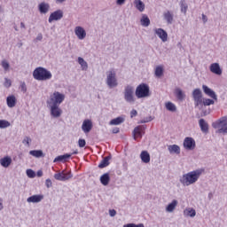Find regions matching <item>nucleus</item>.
I'll return each mask as SVG.
<instances>
[{
  "label": "nucleus",
  "instance_id": "obj_41",
  "mask_svg": "<svg viewBox=\"0 0 227 227\" xmlns=\"http://www.w3.org/2000/svg\"><path fill=\"white\" fill-rule=\"evenodd\" d=\"M10 121L6 120H0V129H8L10 127Z\"/></svg>",
  "mask_w": 227,
  "mask_h": 227
},
{
  "label": "nucleus",
  "instance_id": "obj_46",
  "mask_svg": "<svg viewBox=\"0 0 227 227\" xmlns=\"http://www.w3.org/2000/svg\"><path fill=\"white\" fill-rule=\"evenodd\" d=\"M22 143H23V145H25V146H29V145L31 143V137H25Z\"/></svg>",
  "mask_w": 227,
  "mask_h": 227
},
{
  "label": "nucleus",
  "instance_id": "obj_50",
  "mask_svg": "<svg viewBox=\"0 0 227 227\" xmlns=\"http://www.w3.org/2000/svg\"><path fill=\"white\" fill-rule=\"evenodd\" d=\"M127 2V0H116V4L117 6H123V4H125V3Z\"/></svg>",
  "mask_w": 227,
  "mask_h": 227
},
{
  "label": "nucleus",
  "instance_id": "obj_60",
  "mask_svg": "<svg viewBox=\"0 0 227 227\" xmlns=\"http://www.w3.org/2000/svg\"><path fill=\"white\" fill-rule=\"evenodd\" d=\"M148 121H152L151 117L149 118V120H142V121H140V123H148Z\"/></svg>",
  "mask_w": 227,
  "mask_h": 227
},
{
  "label": "nucleus",
  "instance_id": "obj_62",
  "mask_svg": "<svg viewBox=\"0 0 227 227\" xmlns=\"http://www.w3.org/2000/svg\"><path fill=\"white\" fill-rule=\"evenodd\" d=\"M77 153H79V151L75 150L74 152H73L72 153H69V155L73 156V155H77Z\"/></svg>",
  "mask_w": 227,
  "mask_h": 227
},
{
  "label": "nucleus",
  "instance_id": "obj_9",
  "mask_svg": "<svg viewBox=\"0 0 227 227\" xmlns=\"http://www.w3.org/2000/svg\"><path fill=\"white\" fill-rule=\"evenodd\" d=\"M55 180H59V182H67V180H70L72 176V172H66L65 170H62L60 172H58L54 174Z\"/></svg>",
  "mask_w": 227,
  "mask_h": 227
},
{
  "label": "nucleus",
  "instance_id": "obj_6",
  "mask_svg": "<svg viewBox=\"0 0 227 227\" xmlns=\"http://www.w3.org/2000/svg\"><path fill=\"white\" fill-rule=\"evenodd\" d=\"M124 100L128 104H134L136 102V96L134 95V86L126 85L124 88Z\"/></svg>",
  "mask_w": 227,
  "mask_h": 227
},
{
  "label": "nucleus",
  "instance_id": "obj_45",
  "mask_svg": "<svg viewBox=\"0 0 227 227\" xmlns=\"http://www.w3.org/2000/svg\"><path fill=\"white\" fill-rule=\"evenodd\" d=\"M123 227H145V224L143 223H128V224H124Z\"/></svg>",
  "mask_w": 227,
  "mask_h": 227
},
{
  "label": "nucleus",
  "instance_id": "obj_8",
  "mask_svg": "<svg viewBox=\"0 0 227 227\" xmlns=\"http://www.w3.org/2000/svg\"><path fill=\"white\" fill-rule=\"evenodd\" d=\"M47 107L50 110L51 118H60L61 114H63V110H61L59 105H47Z\"/></svg>",
  "mask_w": 227,
  "mask_h": 227
},
{
  "label": "nucleus",
  "instance_id": "obj_48",
  "mask_svg": "<svg viewBox=\"0 0 227 227\" xmlns=\"http://www.w3.org/2000/svg\"><path fill=\"white\" fill-rule=\"evenodd\" d=\"M78 146H79L80 148H84V147L86 146V140L80 138V139L78 140Z\"/></svg>",
  "mask_w": 227,
  "mask_h": 227
},
{
  "label": "nucleus",
  "instance_id": "obj_14",
  "mask_svg": "<svg viewBox=\"0 0 227 227\" xmlns=\"http://www.w3.org/2000/svg\"><path fill=\"white\" fill-rule=\"evenodd\" d=\"M74 35L78 40H84L87 35L86 29H84L82 26H76L74 27Z\"/></svg>",
  "mask_w": 227,
  "mask_h": 227
},
{
  "label": "nucleus",
  "instance_id": "obj_4",
  "mask_svg": "<svg viewBox=\"0 0 227 227\" xmlns=\"http://www.w3.org/2000/svg\"><path fill=\"white\" fill-rule=\"evenodd\" d=\"M65 102V94L59 91H54L50 95L49 99H47V106H61Z\"/></svg>",
  "mask_w": 227,
  "mask_h": 227
},
{
  "label": "nucleus",
  "instance_id": "obj_39",
  "mask_svg": "<svg viewBox=\"0 0 227 227\" xmlns=\"http://www.w3.org/2000/svg\"><path fill=\"white\" fill-rule=\"evenodd\" d=\"M123 121H125V119L123 117H117L110 121V125H121Z\"/></svg>",
  "mask_w": 227,
  "mask_h": 227
},
{
  "label": "nucleus",
  "instance_id": "obj_40",
  "mask_svg": "<svg viewBox=\"0 0 227 227\" xmlns=\"http://www.w3.org/2000/svg\"><path fill=\"white\" fill-rule=\"evenodd\" d=\"M1 65H2V68H4L5 72H8V70H10V63L8 62V60L6 59L2 60Z\"/></svg>",
  "mask_w": 227,
  "mask_h": 227
},
{
  "label": "nucleus",
  "instance_id": "obj_35",
  "mask_svg": "<svg viewBox=\"0 0 227 227\" xmlns=\"http://www.w3.org/2000/svg\"><path fill=\"white\" fill-rule=\"evenodd\" d=\"M109 160H111V156L105 157L100 163L98 164V168L100 169H104V168H107L109 166Z\"/></svg>",
  "mask_w": 227,
  "mask_h": 227
},
{
  "label": "nucleus",
  "instance_id": "obj_32",
  "mask_svg": "<svg viewBox=\"0 0 227 227\" xmlns=\"http://www.w3.org/2000/svg\"><path fill=\"white\" fill-rule=\"evenodd\" d=\"M154 75L155 77L160 78L162 75H164V66L160 65L155 67L154 70Z\"/></svg>",
  "mask_w": 227,
  "mask_h": 227
},
{
  "label": "nucleus",
  "instance_id": "obj_16",
  "mask_svg": "<svg viewBox=\"0 0 227 227\" xmlns=\"http://www.w3.org/2000/svg\"><path fill=\"white\" fill-rule=\"evenodd\" d=\"M209 70L212 74H215V75H223V68H221V65L219 63H212L209 66Z\"/></svg>",
  "mask_w": 227,
  "mask_h": 227
},
{
  "label": "nucleus",
  "instance_id": "obj_10",
  "mask_svg": "<svg viewBox=\"0 0 227 227\" xmlns=\"http://www.w3.org/2000/svg\"><path fill=\"white\" fill-rule=\"evenodd\" d=\"M183 146L184 150L192 151L196 148V140L191 137H186L184 139Z\"/></svg>",
  "mask_w": 227,
  "mask_h": 227
},
{
  "label": "nucleus",
  "instance_id": "obj_44",
  "mask_svg": "<svg viewBox=\"0 0 227 227\" xmlns=\"http://www.w3.org/2000/svg\"><path fill=\"white\" fill-rule=\"evenodd\" d=\"M27 176H28V178H35V176H36V174L33 169L29 168L27 169Z\"/></svg>",
  "mask_w": 227,
  "mask_h": 227
},
{
  "label": "nucleus",
  "instance_id": "obj_33",
  "mask_svg": "<svg viewBox=\"0 0 227 227\" xmlns=\"http://www.w3.org/2000/svg\"><path fill=\"white\" fill-rule=\"evenodd\" d=\"M140 23L143 27H148L150 26V18H148V15L142 14V18L140 19Z\"/></svg>",
  "mask_w": 227,
  "mask_h": 227
},
{
  "label": "nucleus",
  "instance_id": "obj_54",
  "mask_svg": "<svg viewBox=\"0 0 227 227\" xmlns=\"http://www.w3.org/2000/svg\"><path fill=\"white\" fill-rule=\"evenodd\" d=\"M36 40L38 42H42V40H43V35L42 34H38L36 36Z\"/></svg>",
  "mask_w": 227,
  "mask_h": 227
},
{
  "label": "nucleus",
  "instance_id": "obj_56",
  "mask_svg": "<svg viewBox=\"0 0 227 227\" xmlns=\"http://www.w3.org/2000/svg\"><path fill=\"white\" fill-rule=\"evenodd\" d=\"M202 20L204 24H207L208 19L207 18V16L205 14H202Z\"/></svg>",
  "mask_w": 227,
  "mask_h": 227
},
{
  "label": "nucleus",
  "instance_id": "obj_43",
  "mask_svg": "<svg viewBox=\"0 0 227 227\" xmlns=\"http://www.w3.org/2000/svg\"><path fill=\"white\" fill-rule=\"evenodd\" d=\"M180 6L182 13H184L185 15V13H187V8H189V6L187 5V4H185V2H181Z\"/></svg>",
  "mask_w": 227,
  "mask_h": 227
},
{
  "label": "nucleus",
  "instance_id": "obj_23",
  "mask_svg": "<svg viewBox=\"0 0 227 227\" xmlns=\"http://www.w3.org/2000/svg\"><path fill=\"white\" fill-rule=\"evenodd\" d=\"M70 157H72V154H70V153H65L63 155H59L53 160V162H63V163H65L68 160V159H70Z\"/></svg>",
  "mask_w": 227,
  "mask_h": 227
},
{
  "label": "nucleus",
  "instance_id": "obj_12",
  "mask_svg": "<svg viewBox=\"0 0 227 227\" xmlns=\"http://www.w3.org/2000/svg\"><path fill=\"white\" fill-rule=\"evenodd\" d=\"M145 130H146V125L137 126L133 130V137L135 141L137 139V137L141 139V137L145 136Z\"/></svg>",
  "mask_w": 227,
  "mask_h": 227
},
{
  "label": "nucleus",
  "instance_id": "obj_15",
  "mask_svg": "<svg viewBox=\"0 0 227 227\" xmlns=\"http://www.w3.org/2000/svg\"><path fill=\"white\" fill-rule=\"evenodd\" d=\"M92 129H93V121H91V120L87 119L82 121V132H84V134H88L91 132Z\"/></svg>",
  "mask_w": 227,
  "mask_h": 227
},
{
  "label": "nucleus",
  "instance_id": "obj_58",
  "mask_svg": "<svg viewBox=\"0 0 227 227\" xmlns=\"http://www.w3.org/2000/svg\"><path fill=\"white\" fill-rule=\"evenodd\" d=\"M36 176H39V177L43 176V171L38 170L37 173H36Z\"/></svg>",
  "mask_w": 227,
  "mask_h": 227
},
{
  "label": "nucleus",
  "instance_id": "obj_30",
  "mask_svg": "<svg viewBox=\"0 0 227 227\" xmlns=\"http://www.w3.org/2000/svg\"><path fill=\"white\" fill-rule=\"evenodd\" d=\"M168 150L170 154L175 153L176 155H180V146L177 145H168Z\"/></svg>",
  "mask_w": 227,
  "mask_h": 227
},
{
  "label": "nucleus",
  "instance_id": "obj_11",
  "mask_svg": "<svg viewBox=\"0 0 227 227\" xmlns=\"http://www.w3.org/2000/svg\"><path fill=\"white\" fill-rule=\"evenodd\" d=\"M61 19H63V11L59 9L50 14L48 22L52 24V22L61 20Z\"/></svg>",
  "mask_w": 227,
  "mask_h": 227
},
{
  "label": "nucleus",
  "instance_id": "obj_64",
  "mask_svg": "<svg viewBox=\"0 0 227 227\" xmlns=\"http://www.w3.org/2000/svg\"><path fill=\"white\" fill-rule=\"evenodd\" d=\"M15 31H19V28L17 27H14Z\"/></svg>",
  "mask_w": 227,
  "mask_h": 227
},
{
  "label": "nucleus",
  "instance_id": "obj_26",
  "mask_svg": "<svg viewBox=\"0 0 227 227\" xmlns=\"http://www.w3.org/2000/svg\"><path fill=\"white\" fill-rule=\"evenodd\" d=\"M183 214L184 217H196V209L193 207H186Z\"/></svg>",
  "mask_w": 227,
  "mask_h": 227
},
{
  "label": "nucleus",
  "instance_id": "obj_52",
  "mask_svg": "<svg viewBox=\"0 0 227 227\" xmlns=\"http://www.w3.org/2000/svg\"><path fill=\"white\" fill-rule=\"evenodd\" d=\"M135 116H137V111L136 109H133L130 112V118H134Z\"/></svg>",
  "mask_w": 227,
  "mask_h": 227
},
{
  "label": "nucleus",
  "instance_id": "obj_34",
  "mask_svg": "<svg viewBox=\"0 0 227 227\" xmlns=\"http://www.w3.org/2000/svg\"><path fill=\"white\" fill-rule=\"evenodd\" d=\"M77 62L83 72H86V70H88V62H86L83 58L78 57Z\"/></svg>",
  "mask_w": 227,
  "mask_h": 227
},
{
  "label": "nucleus",
  "instance_id": "obj_31",
  "mask_svg": "<svg viewBox=\"0 0 227 227\" xmlns=\"http://www.w3.org/2000/svg\"><path fill=\"white\" fill-rule=\"evenodd\" d=\"M199 125L204 134H207L208 132V123L207 122V121H205V119H200L199 121Z\"/></svg>",
  "mask_w": 227,
  "mask_h": 227
},
{
  "label": "nucleus",
  "instance_id": "obj_55",
  "mask_svg": "<svg viewBox=\"0 0 227 227\" xmlns=\"http://www.w3.org/2000/svg\"><path fill=\"white\" fill-rule=\"evenodd\" d=\"M4 208V204L3 203V198L0 197V211Z\"/></svg>",
  "mask_w": 227,
  "mask_h": 227
},
{
  "label": "nucleus",
  "instance_id": "obj_59",
  "mask_svg": "<svg viewBox=\"0 0 227 227\" xmlns=\"http://www.w3.org/2000/svg\"><path fill=\"white\" fill-rule=\"evenodd\" d=\"M207 198L208 200H212V198H214V193L212 192H210L208 194H207Z\"/></svg>",
  "mask_w": 227,
  "mask_h": 227
},
{
  "label": "nucleus",
  "instance_id": "obj_63",
  "mask_svg": "<svg viewBox=\"0 0 227 227\" xmlns=\"http://www.w3.org/2000/svg\"><path fill=\"white\" fill-rule=\"evenodd\" d=\"M20 27H21V29H26V24H24V22H21Z\"/></svg>",
  "mask_w": 227,
  "mask_h": 227
},
{
  "label": "nucleus",
  "instance_id": "obj_3",
  "mask_svg": "<svg viewBox=\"0 0 227 227\" xmlns=\"http://www.w3.org/2000/svg\"><path fill=\"white\" fill-rule=\"evenodd\" d=\"M106 84L110 89L113 90V88H117L118 86V76L116 74V69L112 68L106 71Z\"/></svg>",
  "mask_w": 227,
  "mask_h": 227
},
{
  "label": "nucleus",
  "instance_id": "obj_38",
  "mask_svg": "<svg viewBox=\"0 0 227 227\" xmlns=\"http://www.w3.org/2000/svg\"><path fill=\"white\" fill-rule=\"evenodd\" d=\"M165 107L166 110L170 111V113H175L176 111V106L169 101L165 104Z\"/></svg>",
  "mask_w": 227,
  "mask_h": 227
},
{
  "label": "nucleus",
  "instance_id": "obj_2",
  "mask_svg": "<svg viewBox=\"0 0 227 227\" xmlns=\"http://www.w3.org/2000/svg\"><path fill=\"white\" fill-rule=\"evenodd\" d=\"M33 77L35 81H51L52 73L45 67H39L33 71Z\"/></svg>",
  "mask_w": 227,
  "mask_h": 227
},
{
  "label": "nucleus",
  "instance_id": "obj_61",
  "mask_svg": "<svg viewBox=\"0 0 227 227\" xmlns=\"http://www.w3.org/2000/svg\"><path fill=\"white\" fill-rule=\"evenodd\" d=\"M118 132H120V129H113V134H118Z\"/></svg>",
  "mask_w": 227,
  "mask_h": 227
},
{
  "label": "nucleus",
  "instance_id": "obj_7",
  "mask_svg": "<svg viewBox=\"0 0 227 227\" xmlns=\"http://www.w3.org/2000/svg\"><path fill=\"white\" fill-rule=\"evenodd\" d=\"M192 98L194 100L195 107H200V106H203V93L200 89H195L192 91Z\"/></svg>",
  "mask_w": 227,
  "mask_h": 227
},
{
  "label": "nucleus",
  "instance_id": "obj_21",
  "mask_svg": "<svg viewBox=\"0 0 227 227\" xmlns=\"http://www.w3.org/2000/svg\"><path fill=\"white\" fill-rule=\"evenodd\" d=\"M174 94L176 97L177 100L180 102H184L185 100V92L182 90L180 88H176L174 90Z\"/></svg>",
  "mask_w": 227,
  "mask_h": 227
},
{
  "label": "nucleus",
  "instance_id": "obj_37",
  "mask_svg": "<svg viewBox=\"0 0 227 227\" xmlns=\"http://www.w3.org/2000/svg\"><path fill=\"white\" fill-rule=\"evenodd\" d=\"M29 155H32V157H35L36 159H40V157H43V151L32 150L29 152Z\"/></svg>",
  "mask_w": 227,
  "mask_h": 227
},
{
  "label": "nucleus",
  "instance_id": "obj_42",
  "mask_svg": "<svg viewBox=\"0 0 227 227\" xmlns=\"http://www.w3.org/2000/svg\"><path fill=\"white\" fill-rule=\"evenodd\" d=\"M202 104L203 106H214L215 101L214 99L205 98L202 100Z\"/></svg>",
  "mask_w": 227,
  "mask_h": 227
},
{
  "label": "nucleus",
  "instance_id": "obj_13",
  "mask_svg": "<svg viewBox=\"0 0 227 227\" xmlns=\"http://www.w3.org/2000/svg\"><path fill=\"white\" fill-rule=\"evenodd\" d=\"M153 31L154 34L157 35L158 38L163 42V43L168 42V32H166V30L163 28H154Z\"/></svg>",
  "mask_w": 227,
  "mask_h": 227
},
{
  "label": "nucleus",
  "instance_id": "obj_24",
  "mask_svg": "<svg viewBox=\"0 0 227 227\" xmlns=\"http://www.w3.org/2000/svg\"><path fill=\"white\" fill-rule=\"evenodd\" d=\"M177 205H178V200H173L171 203H169L166 207L165 208L166 212H168V214H172V212H175V209L176 208Z\"/></svg>",
  "mask_w": 227,
  "mask_h": 227
},
{
  "label": "nucleus",
  "instance_id": "obj_49",
  "mask_svg": "<svg viewBox=\"0 0 227 227\" xmlns=\"http://www.w3.org/2000/svg\"><path fill=\"white\" fill-rule=\"evenodd\" d=\"M45 185L47 187V189H51V187H52V181L51 179H46L45 180Z\"/></svg>",
  "mask_w": 227,
  "mask_h": 227
},
{
  "label": "nucleus",
  "instance_id": "obj_36",
  "mask_svg": "<svg viewBox=\"0 0 227 227\" xmlns=\"http://www.w3.org/2000/svg\"><path fill=\"white\" fill-rule=\"evenodd\" d=\"M219 125H222V127H227V116H223V117L220 118L218 120V121L216 122V124H213V127L215 129H217V127H219Z\"/></svg>",
  "mask_w": 227,
  "mask_h": 227
},
{
  "label": "nucleus",
  "instance_id": "obj_18",
  "mask_svg": "<svg viewBox=\"0 0 227 227\" xmlns=\"http://www.w3.org/2000/svg\"><path fill=\"white\" fill-rule=\"evenodd\" d=\"M163 20L167 22V24H173V20H175V15L172 11L166 10L163 12Z\"/></svg>",
  "mask_w": 227,
  "mask_h": 227
},
{
  "label": "nucleus",
  "instance_id": "obj_53",
  "mask_svg": "<svg viewBox=\"0 0 227 227\" xmlns=\"http://www.w3.org/2000/svg\"><path fill=\"white\" fill-rule=\"evenodd\" d=\"M109 215H110V217H114V215H116V210L110 209L109 210Z\"/></svg>",
  "mask_w": 227,
  "mask_h": 227
},
{
  "label": "nucleus",
  "instance_id": "obj_20",
  "mask_svg": "<svg viewBox=\"0 0 227 227\" xmlns=\"http://www.w3.org/2000/svg\"><path fill=\"white\" fill-rule=\"evenodd\" d=\"M43 200V195L42 194H35L28 197L27 199V203H40Z\"/></svg>",
  "mask_w": 227,
  "mask_h": 227
},
{
  "label": "nucleus",
  "instance_id": "obj_29",
  "mask_svg": "<svg viewBox=\"0 0 227 227\" xmlns=\"http://www.w3.org/2000/svg\"><path fill=\"white\" fill-rule=\"evenodd\" d=\"M140 159L144 164H148L150 162V153L148 151H142L140 153Z\"/></svg>",
  "mask_w": 227,
  "mask_h": 227
},
{
  "label": "nucleus",
  "instance_id": "obj_51",
  "mask_svg": "<svg viewBox=\"0 0 227 227\" xmlns=\"http://www.w3.org/2000/svg\"><path fill=\"white\" fill-rule=\"evenodd\" d=\"M20 88H21V91H23V93H26V91H27V88L26 87V82H21Z\"/></svg>",
  "mask_w": 227,
  "mask_h": 227
},
{
  "label": "nucleus",
  "instance_id": "obj_17",
  "mask_svg": "<svg viewBox=\"0 0 227 227\" xmlns=\"http://www.w3.org/2000/svg\"><path fill=\"white\" fill-rule=\"evenodd\" d=\"M202 90L207 97H209L213 100H217V94H215V91H214V90L210 89L207 85H202Z\"/></svg>",
  "mask_w": 227,
  "mask_h": 227
},
{
  "label": "nucleus",
  "instance_id": "obj_25",
  "mask_svg": "<svg viewBox=\"0 0 227 227\" xmlns=\"http://www.w3.org/2000/svg\"><path fill=\"white\" fill-rule=\"evenodd\" d=\"M133 4H134L136 10H137L141 13H143V12H145V3H143L141 0H134Z\"/></svg>",
  "mask_w": 227,
  "mask_h": 227
},
{
  "label": "nucleus",
  "instance_id": "obj_1",
  "mask_svg": "<svg viewBox=\"0 0 227 227\" xmlns=\"http://www.w3.org/2000/svg\"><path fill=\"white\" fill-rule=\"evenodd\" d=\"M205 173V169L198 168L192 171H190L186 174H184L180 178L179 182L184 187H189V185H194L198 180H200V176Z\"/></svg>",
  "mask_w": 227,
  "mask_h": 227
},
{
  "label": "nucleus",
  "instance_id": "obj_5",
  "mask_svg": "<svg viewBox=\"0 0 227 227\" xmlns=\"http://www.w3.org/2000/svg\"><path fill=\"white\" fill-rule=\"evenodd\" d=\"M135 95L137 98H146V97H150V86L146 83H140L135 90Z\"/></svg>",
  "mask_w": 227,
  "mask_h": 227
},
{
  "label": "nucleus",
  "instance_id": "obj_19",
  "mask_svg": "<svg viewBox=\"0 0 227 227\" xmlns=\"http://www.w3.org/2000/svg\"><path fill=\"white\" fill-rule=\"evenodd\" d=\"M49 10H51V4L49 3L42 2L38 4V11L42 15L49 13Z\"/></svg>",
  "mask_w": 227,
  "mask_h": 227
},
{
  "label": "nucleus",
  "instance_id": "obj_27",
  "mask_svg": "<svg viewBox=\"0 0 227 227\" xmlns=\"http://www.w3.org/2000/svg\"><path fill=\"white\" fill-rule=\"evenodd\" d=\"M0 165L2 168H10L12 165V158L9 156H5L2 159H0Z\"/></svg>",
  "mask_w": 227,
  "mask_h": 227
},
{
  "label": "nucleus",
  "instance_id": "obj_28",
  "mask_svg": "<svg viewBox=\"0 0 227 227\" xmlns=\"http://www.w3.org/2000/svg\"><path fill=\"white\" fill-rule=\"evenodd\" d=\"M99 180L102 185L107 186L109 185V182H111V176H109V173H105L100 176Z\"/></svg>",
  "mask_w": 227,
  "mask_h": 227
},
{
  "label": "nucleus",
  "instance_id": "obj_22",
  "mask_svg": "<svg viewBox=\"0 0 227 227\" xmlns=\"http://www.w3.org/2000/svg\"><path fill=\"white\" fill-rule=\"evenodd\" d=\"M7 106L11 109L17 106V98L14 95H10L6 98Z\"/></svg>",
  "mask_w": 227,
  "mask_h": 227
},
{
  "label": "nucleus",
  "instance_id": "obj_57",
  "mask_svg": "<svg viewBox=\"0 0 227 227\" xmlns=\"http://www.w3.org/2000/svg\"><path fill=\"white\" fill-rule=\"evenodd\" d=\"M67 0H55V3L57 4H63V3H65Z\"/></svg>",
  "mask_w": 227,
  "mask_h": 227
},
{
  "label": "nucleus",
  "instance_id": "obj_47",
  "mask_svg": "<svg viewBox=\"0 0 227 227\" xmlns=\"http://www.w3.org/2000/svg\"><path fill=\"white\" fill-rule=\"evenodd\" d=\"M4 86L5 88H10L12 86V80H10L8 78H4Z\"/></svg>",
  "mask_w": 227,
  "mask_h": 227
}]
</instances>
